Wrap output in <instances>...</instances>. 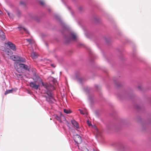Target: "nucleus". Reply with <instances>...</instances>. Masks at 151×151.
<instances>
[{
    "instance_id": "obj_1",
    "label": "nucleus",
    "mask_w": 151,
    "mask_h": 151,
    "mask_svg": "<svg viewBox=\"0 0 151 151\" xmlns=\"http://www.w3.org/2000/svg\"><path fill=\"white\" fill-rule=\"evenodd\" d=\"M14 67L16 71L20 73L22 72V69L26 70H29L28 66L27 65L21 63L17 62Z\"/></svg>"
},
{
    "instance_id": "obj_2",
    "label": "nucleus",
    "mask_w": 151,
    "mask_h": 151,
    "mask_svg": "<svg viewBox=\"0 0 151 151\" xmlns=\"http://www.w3.org/2000/svg\"><path fill=\"white\" fill-rule=\"evenodd\" d=\"M47 94L49 96V97H46V100L47 101L50 103L53 102L55 101L53 96L49 92L47 93Z\"/></svg>"
},
{
    "instance_id": "obj_3",
    "label": "nucleus",
    "mask_w": 151,
    "mask_h": 151,
    "mask_svg": "<svg viewBox=\"0 0 151 151\" xmlns=\"http://www.w3.org/2000/svg\"><path fill=\"white\" fill-rule=\"evenodd\" d=\"M13 51H15L17 49L16 45L11 42L9 41L6 44Z\"/></svg>"
},
{
    "instance_id": "obj_4",
    "label": "nucleus",
    "mask_w": 151,
    "mask_h": 151,
    "mask_svg": "<svg viewBox=\"0 0 151 151\" xmlns=\"http://www.w3.org/2000/svg\"><path fill=\"white\" fill-rule=\"evenodd\" d=\"M73 138L75 142L78 144L81 143L82 142V139L81 137L78 134L74 135L73 136Z\"/></svg>"
},
{
    "instance_id": "obj_5",
    "label": "nucleus",
    "mask_w": 151,
    "mask_h": 151,
    "mask_svg": "<svg viewBox=\"0 0 151 151\" xmlns=\"http://www.w3.org/2000/svg\"><path fill=\"white\" fill-rule=\"evenodd\" d=\"M19 56L17 55H13L10 56L11 59L14 61H16L15 62V65L17 63L19 62Z\"/></svg>"
},
{
    "instance_id": "obj_6",
    "label": "nucleus",
    "mask_w": 151,
    "mask_h": 151,
    "mask_svg": "<svg viewBox=\"0 0 151 151\" xmlns=\"http://www.w3.org/2000/svg\"><path fill=\"white\" fill-rule=\"evenodd\" d=\"M29 85L30 87L35 89H37L39 86V85H37L35 82H30L29 83Z\"/></svg>"
},
{
    "instance_id": "obj_7",
    "label": "nucleus",
    "mask_w": 151,
    "mask_h": 151,
    "mask_svg": "<svg viewBox=\"0 0 151 151\" xmlns=\"http://www.w3.org/2000/svg\"><path fill=\"white\" fill-rule=\"evenodd\" d=\"M71 123L74 127L77 129L79 128L78 123L74 119H73L71 120Z\"/></svg>"
},
{
    "instance_id": "obj_8",
    "label": "nucleus",
    "mask_w": 151,
    "mask_h": 151,
    "mask_svg": "<svg viewBox=\"0 0 151 151\" xmlns=\"http://www.w3.org/2000/svg\"><path fill=\"white\" fill-rule=\"evenodd\" d=\"M0 37L1 40H4L5 38L4 33L2 30L0 29Z\"/></svg>"
},
{
    "instance_id": "obj_9",
    "label": "nucleus",
    "mask_w": 151,
    "mask_h": 151,
    "mask_svg": "<svg viewBox=\"0 0 151 151\" xmlns=\"http://www.w3.org/2000/svg\"><path fill=\"white\" fill-rule=\"evenodd\" d=\"M42 84L43 86L46 88L47 91H49V85L47 83H44L42 82Z\"/></svg>"
},
{
    "instance_id": "obj_10",
    "label": "nucleus",
    "mask_w": 151,
    "mask_h": 151,
    "mask_svg": "<svg viewBox=\"0 0 151 151\" xmlns=\"http://www.w3.org/2000/svg\"><path fill=\"white\" fill-rule=\"evenodd\" d=\"M31 56L33 59H35L37 57L38 55L37 53L33 52L31 53Z\"/></svg>"
},
{
    "instance_id": "obj_11",
    "label": "nucleus",
    "mask_w": 151,
    "mask_h": 151,
    "mask_svg": "<svg viewBox=\"0 0 151 151\" xmlns=\"http://www.w3.org/2000/svg\"><path fill=\"white\" fill-rule=\"evenodd\" d=\"M19 62L21 63H24L26 62V59L25 58H23L20 57L19 56Z\"/></svg>"
},
{
    "instance_id": "obj_12",
    "label": "nucleus",
    "mask_w": 151,
    "mask_h": 151,
    "mask_svg": "<svg viewBox=\"0 0 151 151\" xmlns=\"http://www.w3.org/2000/svg\"><path fill=\"white\" fill-rule=\"evenodd\" d=\"M7 51H6V52H5V55H9V54L8 53H10V54H11L12 53V52L9 49L7 50Z\"/></svg>"
},
{
    "instance_id": "obj_13",
    "label": "nucleus",
    "mask_w": 151,
    "mask_h": 151,
    "mask_svg": "<svg viewBox=\"0 0 151 151\" xmlns=\"http://www.w3.org/2000/svg\"><path fill=\"white\" fill-rule=\"evenodd\" d=\"M12 90H6L4 93L5 95H6L7 94L10 93H12Z\"/></svg>"
},
{
    "instance_id": "obj_14",
    "label": "nucleus",
    "mask_w": 151,
    "mask_h": 151,
    "mask_svg": "<svg viewBox=\"0 0 151 151\" xmlns=\"http://www.w3.org/2000/svg\"><path fill=\"white\" fill-rule=\"evenodd\" d=\"M64 111L66 114H69L71 112V111L69 109H64Z\"/></svg>"
},
{
    "instance_id": "obj_15",
    "label": "nucleus",
    "mask_w": 151,
    "mask_h": 151,
    "mask_svg": "<svg viewBox=\"0 0 151 151\" xmlns=\"http://www.w3.org/2000/svg\"><path fill=\"white\" fill-rule=\"evenodd\" d=\"M71 37L73 40H76V35L72 33L71 34Z\"/></svg>"
},
{
    "instance_id": "obj_16",
    "label": "nucleus",
    "mask_w": 151,
    "mask_h": 151,
    "mask_svg": "<svg viewBox=\"0 0 151 151\" xmlns=\"http://www.w3.org/2000/svg\"><path fill=\"white\" fill-rule=\"evenodd\" d=\"M19 29V30H21V29H23V30H24V31L25 32H26L27 33H28V31L27 30V29H25V28H23V27H18Z\"/></svg>"
},
{
    "instance_id": "obj_17",
    "label": "nucleus",
    "mask_w": 151,
    "mask_h": 151,
    "mask_svg": "<svg viewBox=\"0 0 151 151\" xmlns=\"http://www.w3.org/2000/svg\"><path fill=\"white\" fill-rule=\"evenodd\" d=\"M56 119L58 121H61V118L60 117H59L58 116L56 115L55 116Z\"/></svg>"
},
{
    "instance_id": "obj_18",
    "label": "nucleus",
    "mask_w": 151,
    "mask_h": 151,
    "mask_svg": "<svg viewBox=\"0 0 151 151\" xmlns=\"http://www.w3.org/2000/svg\"><path fill=\"white\" fill-rule=\"evenodd\" d=\"M26 40L29 42V44L32 43V40L31 39H26Z\"/></svg>"
},
{
    "instance_id": "obj_19",
    "label": "nucleus",
    "mask_w": 151,
    "mask_h": 151,
    "mask_svg": "<svg viewBox=\"0 0 151 151\" xmlns=\"http://www.w3.org/2000/svg\"><path fill=\"white\" fill-rule=\"evenodd\" d=\"M82 151H89L86 148H83L82 149Z\"/></svg>"
},
{
    "instance_id": "obj_20",
    "label": "nucleus",
    "mask_w": 151,
    "mask_h": 151,
    "mask_svg": "<svg viewBox=\"0 0 151 151\" xmlns=\"http://www.w3.org/2000/svg\"><path fill=\"white\" fill-rule=\"evenodd\" d=\"M16 76L18 78L20 77L21 78H22V75L21 74H16Z\"/></svg>"
},
{
    "instance_id": "obj_21",
    "label": "nucleus",
    "mask_w": 151,
    "mask_h": 151,
    "mask_svg": "<svg viewBox=\"0 0 151 151\" xmlns=\"http://www.w3.org/2000/svg\"><path fill=\"white\" fill-rule=\"evenodd\" d=\"M79 110L80 111V113L81 114H84V113L83 111L80 109H79Z\"/></svg>"
},
{
    "instance_id": "obj_22",
    "label": "nucleus",
    "mask_w": 151,
    "mask_h": 151,
    "mask_svg": "<svg viewBox=\"0 0 151 151\" xmlns=\"http://www.w3.org/2000/svg\"><path fill=\"white\" fill-rule=\"evenodd\" d=\"M87 123L89 126H90L91 125V122H90L88 120L87 121Z\"/></svg>"
},
{
    "instance_id": "obj_23",
    "label": "nucleus",
    "mask_w": 151,
    "mask_h": 151,
    "mask_svg": "<svg viewBox=\"0 0 151 151\" xmlns=\"http://www.w3.org/2000/svg\"><path fill=\"white\" fill-rule=\"evenodd\" d=\"M40 3L42 5H44V2L43 1H40Z\"/></svg>"
},
{
    "instance_id": "obj_24",
    "label": "nucleus",
    "mask_w": 151,
    "mask_h": 151,
    "mask_svg": "<svg viewBox=\"0 0 151 151\" xmlns=\"http://www.w3.org/2000/svg\"><path fill=\"white\" fill-rule=\"evenodd\" d=\"M51 66H53V67H54H54H55V66H54V65H53V64H52V65H51Z\"/></svg>"
},
{
    "instance_id": "obj_25",
    "label": "nucleus",
    "mask_w": 151,
    "mask_h": 151,
    "mask_svg": "<svg viewBox=\"0 0 151 151\" xmlns=\"http://www.w3.org/2000/svg\"><path fill=\"white\" fill-rule=\"evenodd\" d=\"M96 88H97L98 87V86L96 85Z\"/></svg>"
},
{
    "instance_id": "obj_26",
    "label": "nucleus",
    "mask_w": 151,
    "mask_h": 151,
    "mask_svg": "<svg viewBox=\"0 0 151 151\" xmlns=\"http://www.w3.org/2000/svg\"><path fill=\"white\" fill-rule=\"evenodd\" d=\"M54 89V87L53 86V90Z\"/></svg>"
}]
</instances>
